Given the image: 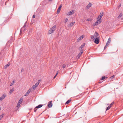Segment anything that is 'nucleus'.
I'll list each match as a JSON object with an SVG mask.
<instances>
[{
    "label": "nucleus",
    "instance_id": "nucleus-17",
    "mask_svg": "<svg viewBox=\"0 0 123 123\" xmlns=\"http://www.w3.org/2000/svg\"><path fill=\"white\" fill-rule=\"evenodd\" d=\"M36 87L35 85H33L32 86V88H31V90H32L31 91H33L35 89Z\"/></svg>",
    "mask_w": 123,
    "mask_h": 123
},
{
    "label": "nucleus",
    "instance_id": "nucleus-1",
    "mask_svg": "<svg viewBox=\"0 0 123 123\" xmlns=\"http://www.w3.org/2000/svg\"><path fill=\"white\" fill-rule=\"evenodd\" d=\"M99 34L96 32L93 35L91 36V38L93 40H94L97 37V36L99 35Z\"/></svg>",
    "mask_w": 123,
    "mask_h": 123
},
{
    "label": "nucleus",
    "instance_id": "nucleus-41",
    "mask_svg": "<svg viewBox=\"0 0 123 123\" xmlns=\"http://www.w3.org/2000/svg\"><path fill=\"white\" fill-rule=\"evenodd\" d=\"M29 94L27 92H26L25 95V96H27L29 95Z\"/></svg>",
    "mask_w": 123,
    "mask_h": 123
},
{
    "label": "nucleus",
    "instance_id": "nucleus-51",
    "mask_svg": "<svg viewBox=\"0 0 123 123\" xmlns=\"http://www.w3.org/2000/svg\"><path fill=\"white\" fill-rule=\"evenodd\" d=\"M113 76H112V77H113Z\"/></svg>",
    "mask_w": 123,
    "mask_h": 123
},
{
    "label": "nucleus",
    "instance_id": "nucleus-28",
    "mask_svg": "<svg viewBox=\"0 0 123 123\" xmlns=\"http://www.w3.org/2000/svg\"><path fill=\"white\" fill-rule=\"evenodd\" d=\"M91 3H90L87 5V7L88 8V7H91Z\"/></svg>",
    "mask_w": 123,
    "mask_h": 123
},
{
    "label": "nucleus",
    "instance_id": "nucleus-18",
    "mask_svg": "<svg viewBox=\"0 0 123 123\" xmlns=\"http://www.w3.org/2000/svg\"><path fill=\"white\" fill-rule=\"evenodd\" d=\"M111 41V38H109L108 39V40L106 43H107V44H109V43H110Z\"/></svg>",
    "mask_w": 123,
    "mask_h": 123
},
{
    "label": "nucleus",
    "instance_id": "nucleus-35",
    "mask_svg": "<svg viewBox=\"0 0 123 123\" xmlns=\"http://www.w3.org/2000/svg\"><path fill=\"white\" fill-rule=\"evenodd\" d=\"M20 104H19L18 103V104L17 105V108H18L17 109H18V108H19V106H20Z\"/></svg>",
    "mask_w": 123,
    "mask_h": 123
},
{
    "label": "nucleus",
    "instance_id": "nucleus-42",
    "mask_svg": "<svg viewBox=\"0 0 123 123\" xmlns=\"http://www.w3.org/2000/svg\"><path fill=\"white\" fill-rule=\"evenodd\" d=\"M114 103V102H112L110 105H111V106L112 105H113Z\"/></svg>",
    "mask_w": 123,
    "mask_h": 123
},
{
    "label": "nucleus",
    "instance_id": "nucleus-9",
    "mask_svg": "<svg viewBox=\"0 0 123 123\" xmlns=\"http://www.w3.org/2000/svg\"><path fill=\"white\" fill-rule=\"evenodd\" d=\"M97 21L95 23V24L96 25H97L101 22V20L97 19Z\"/></svg>",
    "mask_w": 123,
    "mask_h": 123
},
{
    "label": "nucleus",
    "instance_id": "nucleus-20",
    "mask_svg": "<svg viewBox=\"0 0 123 123\" xmlns=\"http://www.w3.org/2000/svg\"><path fill=\"white\" fill-rule=\"evenodd\" d=\"M43 105H41V104L39 105H38L36 107V108H40L41 107H42V106H43Z\"/></svg>",
    "mask_w": 123,
    "mask_h": 123
},
{
    "label": "nucleus",
    "instance_id": "nucleus-26",
    "mask_svg": "<svg viewBox=\"0 0 123 123\" xmlns=\"http://www.w3.org/2000/svg\"><path fill=\"white\" fill-rule=\"evenodd\" d=\"M111 107V105H109L108 106L107 108L106 109V111L110 109V108Z\"/></svg>",
    "mask_w": 123,
    "mask_h": 123
},
{
    "label": "nucleus",
    "instance_id": "nucleus-8",
    "mask_svg": "<svg viewBox=\"0 0 123 123\" xmlns=\"http://www.w3.org/2000/svg\"><path fill=\"white\" fill-rule=\"evenodd\" d=\"M62 7V6L61 5H60L59 6L58 8V9L57 10V14H58L60 12V11H61V8Z\"/></svg>",
    "mask_w": 123,
    "mask_h": 123
},
{
    "label": "nucleus",
    "instance_id": "nucleus-23",
    "mask_svg": "<svg viewBox=\"0 0 123 123\" xmlns=\"http://www.w3.org/2000/svg\"><path fill=\"white\" fill-rule=\"evenodd\" d=\"M53 32V31H52L51 29H50L49 31V34H51Z\"/></svg>",
    "mask_w": 123,
    "mask_h": 123
},
{
    "label": "nucleus",
    "instance_id": "nucleus-14",
    "mask_svg": "<svg viewBox=\"0 0 123 123\" xmlns=\"http://www.w3.org/2000/svg\"><path fill=\"white\" fill-rule=\"evenodd\" d=\"M6 97L5 95L3 94L2 96L0 97V100H2L3 99Z\"/></svg>",
    "mask_w": 123,
    "mask_h": 123
},
{
    "label": "nucleus",
    "instance_id": "nucleus-43",
    "mask_svg": "<svg viewBox=\"0 0 123 123\" xmlns=\"http://www.w3.org/2000/svg\"><path fill=\"white\" fill-rule=\"evenodd\" d=\"M35 17V14H34L33 15V16L32 17V18H34Z\"/></svg>",
    "mask_w": 123,
    "mask_h": 123
},
{
    "label": "nucleus",
    "instance_id": "nucleus-13",
    "mask_svg": "<svg viewBox=\"0 0 123 123\" xmlns=\"http://www.w3.org/2000/svg\"><path fill=\"white\" fill-rule=\"evenodd\" d=\"M6 97L5 95L3 94L2 96L0 97V100H2L3 99Z\"/></svg>",
    "mask_w": 123,
    "mask_h": 123
},
{
    "label": "nucleus",
    "instance_id": "nucleus-19",
    "mask_svg": "<svg viewBox=\"0 0 123 123\" xmlns=\"http://www.w3.org/2000/svg\"><path fill=\"white\" fill-rule=\"evenodd\" d=\"M23 100V99L22 98H20V100L19 101L18 103L20 104L21 103Z\"/></svg>",
    "mask_w": 123,
    "mask_h": 123
},
{
    "label": "nucleus",
    "instance_id": "nucleus-25",
    "mask_svg": "<svg viewBox=\"0 0 123 123\" xmlns=\"http://www.w3.org/2000/svg\"><path fill=\"white\" fill-rule=\"evenodd\" d=\"M71 101V100L70 99L69 100H68L65 103L66 104H68Z\"/></svg>",
    "mask_w": 123,
    "mask_h": 123
},
{
    "label": "nucleus",
    "instance_id": "nucleus-3",
    "mask_svg": "<svg viewBox=\"0 0 123 123\" xmlns=\"http://www.w3.org/2000/svg\"><path fill=\"white\" fill-rule=\"evenodd\" d=\"M103 15V12H101L100 13V15L98 16V17L97 18V19L99 20H101V19L102 16Z\"/></svg>",
    "mask_w": 123,
    "mask_h": 123
},
{
    "label": "nucleus",
    "instance_id": "nucleus-21",
    "mask_svg": "<svg viewBox=\"0 0 123 123\" xmlns=\"http://www.w3.org/2000/svg\"><path fill=\"white\" fill-rule=\"evenodd\" d=\"M32 29H31L30 28L29 29V31L28 32V33L29 34H30L32 32Z\"/></svg>",
    "mask_w": 123,
    "mask_h": 123
},
{
    "label": "nucleus",
    "instance_id": "nucleus-52",
    "mask_svg": "<svg viewBox=\"0 0 123 123\" xmlns=\"http://www.w3.org/2000/svg\"><path fill=\"white\" fill-rule=\"evenodd\" d=\"M113 76H112V77H113Z\"/></svg>",
    "mask_w": 123,
    "mask_h": 123
},
{
    "label": "nucleus",
    "instance_id": "nucleus-29",
    "mask_svg": "<svg viewBox=\"0 0 123 123\" xmlns=\"http://www.w3.org/2000/svg\"><path fill=\"white\" fill-rule=\"evenodd\" d=\"M4 114H2V115H1L0 116V120H1V118L3 117V116H4Z\"/></svg>",
    "mask_w": 123,
    "mask_h": 123
},
{
    "label": "nucleus",
    "instance_id": "nucleus-10",
    "mask_svg": "<svg viewBox=\"0 0 123 123\" xmlns=\"http://www.w3.org/2000/svg\"><path fill=\"white\" fill-rule=\"evenodd\" d=\"M74 13V11L73 10H72L70 12H69L67 14V15L68 16H69L71 15Z\"/></svg>",
    "mask_w": 123,
    "mask_h": 123
},
{
    "label": "nucleus",
    "instance_id": "nucleus-12",
    "mask_svg": "<svg viewBox=\"0 0 123 123\" xmlns=\"http://www.w3.org/2000/svg\"><path fill=\"white\" fill-rule=\"evenodd\" d=\"M6 97L5 95L3 94L2 96L0 97V100H2L3 99Z\"/></svg>",
    "mask_w": 123,
    "mask_h": 123
},
{
    "label": "nucleus",
    "instance_id": "nucleus-37",
    "mask_svg": "<svg viewBox=\"0 0 123 123\" xmlns=\"http://www.w3.org/2000/svg\"><path fill=\"white\" fill-rule=\"evenodd\" d=\"M66 66V65L65 64H64L62 65V68H64Z\"/></svg>",
    "mask_w": 123,
    "mask_h": 123
},
{
    "label": "nucleus",
    "instance_id": "nucleus-47",
    "mask_svg": "<svg viewBox=\"0 0 123 123\" xmlns=\"http://www.w3.org/2000/svg\"><path fill=\"white\" fill-rule=\"evenodd\" d=\"M87 21H89V19H87Z\"/></svg>",
    "mask_w": 123,
    "mask_h": 123
},
{
    "label": "nucleus",
    "instance_id": "nucleus-4",
    "mask_svg": "<svg viewBox=\"0 0 123 123\" xmlns=\"http://www.w3.org/2000/svg\"><path fill=\"white\" fill-rule=\"evenodd\" d=\"M83 52V50H81L79 53L77 55L76 58L77 59H78L80 57L81 55L82 54Z\"/></svg>",
    "mask_w": 123,
    "mask_h": 123
},
{
    "label": "nucleus",
    "instance_id": "nucleus-40",
    "mask_svg": "<svg viewBox=\"0 0 123 123\" xmlns=\"http://www.w3.org/2000/svg\"><path fill=\"white\" fill-rule=\"evenodd\" d=\"M36 108H36V107L34 109V111L35 112H36L37 110V109Z\"/></svg>",
    "mask_w": 123,
    "mask_h": 123
},
{
    "label": "nucleus",
    "instance_id": "nucleus-33",
    "mask_svg": "<svg viewBox=\"0 0 123 123\" xmlns=\"http://www.w3.org/2000/svg\"><path fill=\"white\" fill-rule=\"evenodd\" d=\"M31 89H30L29 90H28V91H27V93H28V94H29V93L31 92Z\"/></svg>",
    "mask_w": 123,
    "mask_h": 123
},
{
    "label": "nucleus",
    "instance_id": "nucleus-38",
    "mask_svg": "<svg viewBox=\"0 0 123 123\" xmlns=\"http://www.w3.org/2000/svg\"><path fill=\"white\" fill-rule=\"evenodd\" d=\"M105 77L104 76H103L102 77V78H101V80H104L105 79Z\"/></svg>",
    "mask_w": 123,
    "mask_h": 123
},
{
    "label": "nucleus",
    "instance_id": "nucleus-27",
    "mask_svg": "<svg viewBox=\"0 0 123 123\" xmlns=\"http://www.w3.org/2000/svg\"><path fill=\"white\" fill-rule=\"evenodd\" d=\"M14 89H10V92H9L11 94L12 92H13L14 91Z\"/></svg>",
    "mask_w": 123,
    "mask_h": 123
},
{
    "label": "nucleus",
    "instance_id": "nucleus-11",
    "mask_svg": "<svg viewBox=\"0 0 123 123\" xmlns=\"http://www.w3.org/2000/svg\"><path fill=\"white\" fill-rule=\"evenodd\" d=\"M75 23V22H71L68 25V26L69 27H70L74 25V24Z\"/></svg>",
    "mask_w": 123,
    "mask_h": 123
},
{
    "label": "nucleus",
    "instance_id": "nucleus-6",
    "mask_svg": "<svg viewBox=\"0 0 123 123\" xmlns=\"http://www.w3.org/2000/svg\"><path fill=\"white\" fill-rule=\"evenodd\" d=\"M85 45V43H84L82 45H81V46L79 48V49L80 50V51L81 50H83V49H82V48H83L84 47Z\"/></svg>",
    "mask_w": 123,
    "mask_h": 123
},
{
    "label": "nucleus",
    "instance_id": "nucleus-44",
    "mask_svg": "<svg viewBox=\"0 0 123 123\" xmlns=\"http://www.w3.org/2000/svg\"><path fill=\"white\" fill-rule=\"evenodd\" d=\"M24 69H23V68H22V69H21V72H23V71H24Z\"/></svg>",
    "mask_w": 123,
    "mask_h": 123
},
{
    "label": "nucleus",
    "instance_id": "nucleus-5",
    "mask_svg": "<svg viewBox=\"0 0 123 123\" xmlns=\"http://www.w3.org/2000/svg\"><path fill=\"white\" fill-rule=\"evenodd\" d=\"M94 43L97 44H98L99 43V39L98 37L96 38L95 39Z\"/></svg>",
    "mask_w": 123,
    "mask_h": 123
},
{
    "label": "nucleus",
    "instance_id": "nucleus-50",
    "mask_svg": "<svg viewBox=\"0 0 123 123\" xmlns=\"http://www.w3.org/2000/svg\"><path fill=\"white\" fill-rule=\"evenodd\" d=\"M1 108L0 107V111L1 110Z\"/></svg>",
    "mask_w": 123,
    "mask_h": 123
},
{
    "label": "nucleus",
    "instance_id": "nucleus-2",
    "mask_svg": "<svg viewBox=\"0 0 123 123\" xmlns=\"http://www.w3.org/2000/svg\"><path fill=\"white\" fill-rule=\"evenodd\" d=\"M26 25L25 24L22 27L20 30V34H21V33L22 32H24L25 31V27Z\"/></svg>",
    "mask_w": 123,
    "mask_h": 123
},
{
    "label": "nucleus",
    "instance_id": "nucleus-7",
    "mask_svg": "<svg viewBox=\"0 0 123 123\" xmlns=\"http://www.w3.org/2000/svg\"><path fill=\"white\" fill-rule=\"evenodd\" d=\"M52 101H51L49 102L48 103V107L49 108L51 107L52 105Z\"/></svg>",
    "mask_w": 123,
    "mask_h": 123
},
{
    "label": "nucleus",
    "instance_id": "nucleus-45",
    "mask_svg": "<svg viewBox=\"0 0 123 123\" xmlns=\"http://www.w3.org/2000/svg\"><path fill=\"white\" fill-rule=\"evenodd\" d=\"M58 74V72H57L55 75H56V76H57V74Z\"/></svg>",
    "mask_w": 123,
    "mask_h": 123
},
{
    "label": "nucleus",
    "instance_id": "nucleus-48",
    "mask_svg": "<svg viewBox=\"0 0 123 123\" xmlns=\"http://www.w3.org/2000/svg\"><path fill=\"white\" fill-rule=\"evenodd\" d=\"M121 5H119V6H118L119 8V7H120V6H121Z\"/></svg>",
    "mask_w": 123,
    "mask_h": 123
},
{
    "label": "nucleus",
    "instance_id": "nucleus-24",
    "mask_svg": "<svg viewBox=\"0 0 123 123\" xmlns=\"http://www.w3.org/2000/svg\"><path fill=\"white\" fill-rule=\"evenodd\" d=\"M9 65L10 64L9 63H8L4 67V68H5V69L6 68H7V67L9 66Z\"/></svg>",
    "mask_w": 123,
    "mask_h": 123
},
{
    "label": "nucleus",
    "instance_id": "nucleus-16",
    "mask_svg": "<svg viewBox=\"0 0 123 123\" xmlns=\"http://www.w3.org/2000/svg\"><path fill=\"white\" fill-rule=\"evenodd\" d=\"M56 26L55 25L54 26L51 28L50 29L53 31V32L55 30Z\"/></svg>",
    "mask_w": 123,
    "mask_h": 123
},
{
    "label": "nucleus",
    "instance_id": "nucleus-34",
    "mask_svg": "<svg viewBox=\"0 0 123 123\" xmlns=\"http://www.w3.org/2000/svg\"><path fill=\"white\" fill-rule=\"evenodd\" d=\"M41 80H38V82L37 83L39 85V83H40Z\"/></svg>",
    "mask_w": 123,
    "mask_h": 123
},
{
    "label": "nucleus",
    "instance_id": "nucleus-36",
    "mask_svg": "<svg viewBox=\"0 0 123 123\" xmlns=\"http://www.w3.org/2000/svg\"><path fill=\"white\" fill-rule=\"evenodd\" d=\"M68 20V19L67 18H66L65 19V22L66 23Z\"/></svg>",
    "mask_w": 123,
    "mask_h": 123
},
{
    "label": "nucleus",
    "instance_id": "nucleus-32",
    "mask_svg": "<svg viewBox=\"0 0 123 123\" xmlns=\"http://www.w3.org/2000/svg\"><path fill=\"white\" fill-rule=\"evenodd\" d=\"M109 44H107V43H106V45H105V47H104V49H106V48H107V46H108V45Z\"/></svg>",
    "mask_w": 123,
    "mask_h": 123
},
{
    "label": "nucleus",
    "instance_id": "nucleus-46",
    "mask_svg": "<svg viewBox=\"0 0 123 123\" xmlns=\"http://www.w3.org/2000/svg\"><path fill=\"white\" fill-rule=\"evenodd\" d=\"M56 75H55L54 76V77L53 78V79H55V77H56Z\"/></svg>",
    "mask_w": 123,
    "mask_h": 123
},
{
    "label": "nucleus",
    "instance_id": "nucleus-22",
    "mask_svg": "<svg viewBox=\"0 0 123 123\" xmlns=\"http://www.w3.org/2000/svg\"><path fill=\"white\" fill-rule=\"evenodd\" d=\"M123 15V14L122 13H121L119 14V16L118 17V18H120Z\"/></svg>",
    "mask_w": 123,
    "mask_h": 123
},
{
    "label": "nucleus",
    "instance_id": "nucleus-31",
    "mask_svg": "<svg viewBox=\"0 0 123 123\" xmlns=\"http://www.w3.org/2000/svg\"><path fill=\"white\" fill-rule=\"evenodd\" d=\"M13 40V38L12 37L11 38L10 40V41H8V42H11V41H12Z\"/></svg>",
    "mask_w": 123,
    "mask_h": 123
},
{
    "label": "nucleus",
    "instance_id": "nucleus-39",
    "mask_svg": "<svg viewBox=\"0 0 123 123\" xmlns=\"http://www.w3.org/2000/svg\"><path fill=\"white\" fill-rule=\"evenodd\" d=\"M38 83H36L35 84V85H35L36 87H37L38 86Z\"/></svg>",
    "mask_w": 123,
    "mask_h": 123
},
{
    "label": "nucleus",
    "instance_id": "nucleus-15",
    "mask_svg": "<svg viewBox=\"0 0 123 123\" xmlns=\"http://www.w3.org/2000/svg\"><path fill=\"white\" fill-rule=\"evenodd\" d=\"M83 38V37H82V36H81L77 40V41L78 42H79Z\"/></svg>",
    "mask_w": 123,
    "mask_h": 123
},
{
    "label": "nucleus",
    "instance_id": "nucleus-30",
    "mask_svg": "<svg viewBox=\"0 0 123 123\" xmlns=\"http://www.w3.org/2000/svg\"><path fill=\"white\" fill-rule=\"evenodd\" d=\"M14 81H13L10 84V86H12L14 83Z\"/></svg>",
    "mask_w": 123,
    "mask_h": 123
},
{
    "label": "nucleus",
    "instance_id": "nucleus-49",
    "mask_svg": "<svg viewBox=\"0 0 123 123\" xmlns=\"http://www.w3.org/2000/svg\"><path fill=\"white\" fill-rule=\"evenodd\" d=\"M52 0H49V1H51Z\"/></svg>",
    "mask_w": 123,
    "mask_h": 123
}]
</instances>
